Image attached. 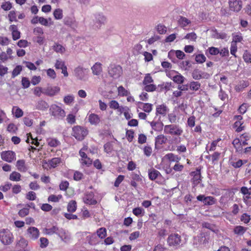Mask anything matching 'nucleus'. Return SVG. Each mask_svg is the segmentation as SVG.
<instances>
[{
    "instance_id": "1",
    "label": "nucleus",
    "mask_w": 251,
    "mask_h": 251,
    "mask_svg": "<svg viewBox=\"0 0 251 251\" xmlns=\"http://www.w3.org/2000/svg\"><path fill=\"white\" fill-rule=\"evenodd\" d=\"M14 236L8 229L0 230V242L4 246L10 245L14 242Z\"/></svg>"
},
{
    "instance_id": "2",
    "label": "nucleus",
    "mask_w": 251,
    "mask_h": 251,
    "mask_svg": "<svg viewBox=\"0 0 251 251\" xmlns=\"http://www.w3.org/2000/svg\"><path fill=\"white\" fill-rule=\"evenodd\" d=\"M164 133L173 136H180L183 133V129L178 125L170 124L165 125L163 129Z\"/></svg>"
},
{
    "instance_id": "3",
    "label": "nucleus",
    "mask_w": 251,
    "mask_h": 251,
    "mask_svg": "<svg viewBox=\"0 0 251 251\" xmlns=\"http://www.w3.org/2000/svg\"><path fill=\"white\" fill-rule=\"evenodd\" d=\"M88 134V130L85 127L76 126L73 128L72 135L77 140H83Z\"/></svg>"
},
{
    "instance_id": "4",
    "label": "nucleus",
    "mask_w": 251,
    "mask_h": 251,
    "mask_svg": "<svg viewBox=\"0 0 251 251\" xmlns=\"http://www.w3.org/2000/svg\"><path fill=\"white\" fill-rule=\"evenodd\" d=\"M89 70L82 66H78L74 70V75L77 80L86 81L88 78Z\"/></svg>"
},
{
    "instance_id": "5",
    "label": "nucleus",
    "mask_w": 251,
    "mask_h": 251,
    "mask_svg": "<svg viewBox=\"0 0 251 251\" xmlns=\"http://www.w3.org/2000/svg\"><path fill=\"white\" fill-rule=\"evenodd\" d=\"M50 112L51 116L58 119H63L66 116L65 110L55 104L50 105Z\"/></svg>"
},
{
    "instance_id": "6",
    "label": "nucleus",
    "mask_w": 251,
    "mask_h": 251,
    "mask_svg": "<svg viewBox=\"0 0 251 251\" xmlns=\"http://www.w3.org/2000/svg\"><path fill=\"white\" fill-rule=\"evenodd\" d=\"M108 74L113 78H118L123 74L122 68L120 65H111L108 68Z\"/></svg>"
},
{
    "instance_id": "7",
    "label": "nucleus",
    "mask_w": 251,
    "mask_h": 251,
    "mask_svg": "<svg viewBox=\"0 0 251 251\" xmlns=\"http://www.w3.org/2000/svg\"><path fill=\"white\" fill-rule=\"evenodd\" d=\"M167 242L170 246H179L182 244L181 236L177 233L171 234L167 239Z\"/></svg>"
},
{
    "instance_id": "8",
    "label": "nucleus",
    "mask_w": 251,
    "mask_h": 251,
    "mask_svg": "<svg viewBox=\"0 0 251 251\" xmlns=\"http://www.w3.org/2000/svg\"><path fill=\"white\" fill-rule=\"evenodd\" d=\"M0 156L3 160L9 163L16 159V154L11 151H2L0 153Z\"/></svg>"
},
{
    "instance_id": "9",
    "label": "nucleus",
    "mask_w": 251,
    "mask_h": 251,
    "mask_svg": "<svg viewBox=\"0 0 251 251\" xmlns=\"http://www.w3.org/2000/svg\"><path fill=\"white\" fill-rule=\"evenodd\" d=\"M61 162L60 158L55 157L49 160L48 162L44 161L43 162V167L45 169H48L51 168H55Z\"/></svg>"
},
{
    "instance_id": "10",
    "label": "nucleus",
    "mask_w": 251,
    "mask_h": 251,
    "mask_svg": "<svg viewBox=\"0 0 251 251\" xmlns=\"http://www.w3.org/2000/svg\"><path fill=\"white\" fill-rule=\"evenodd\" d=\"M26 235L29 239L36 240L39 237L40 231L37 227L31 226L27 228Z\"/></svg>"
},
{
    "instance_id": "11",
    "label": "nucleus",
    "mask_w": 251,
    "mask_h": 251,
    "mask_svg": "<svg viewBox=\"0 0 251 251\" xmlns=\"http://www.w3.org/2000/svg\"><path fill=\"white\" fill-rule=\"evenodd\" d=\"M83 201L88 204L93 205L97 203V201L92 191L87 192L83 198Z\"/></svg>"
},
{
    "instance_id": "12",
    "label": "nucleus",
    "mask_w": 251,
    "mask_h": 251,
    "mask_svg": "<svg viewBox=\"0 0 251 251\" xmlns=\"http://www.w3.org/2000/svg\"><path fill=\"white\" fill-rule=\"evenodd\" d=\"M60 90L58 86H48L44 88V94L52 97L57 94Z\"/></svg>"
},
{
    "instance_id": "13",
    "label": "nucleus",
    "mask_w": 251,
    "mask_h": 251,
    "mask_svg": "<svg viewBox=\"0 0 251 251\" xmlns=\"http://www.w3.org/2000/svg\"><path fill=\"white\" fill-rule=\"evenodd\" d=\"M230 10L235 12L239 11L242 7L241 0H230L229 1Z\"/></svg>"
},
{
    "instance_id": "14",
    "label": "nucleus",
    "mask_w": 251,
    "mask_h": 251,
    "mask_svg": "<svg viewBox=\"0 0 251 251\" xmlns=\"http://www.w3.org/2000/svg\"><path fill=\"white\" fill-rule=\"evenodd\" d=\"M37 21H39L42 25L46 26L50 25L52 24V20L50 17L44 18L43 17H39V19H38V17H36L32 20L31 22L32 23H36Z\"/></svg>"
},
{
    "instance_id": "15",
    "label": "nucleus",
    "mask_w": 251,
    "mask_h": 251,
    "mask_svg": "<svg viewBox=\"0 0 251 251\" xmlns=\"http://www.w3.org/2000/svg\"><path fill=\"white\" fill-rule=\"evenodd\" d=\"M87 119L88 122L92 125H98L100 122V116L95 113H88L87 114Z\"/></svg>"
},
{
    "instance_id": "16",
    "label": "nucleus",
    "mask_w": 251,
    "mask_h": 251,
    "mask_svg": "<svg viewBox=\"0 0 251 251\" xmlns=\"http://www.w3.org/2000/svg\"><path fill=\"white\" fill-rule=\"evenodd\" d=\"M83 236L86 237V242L90 245H96L98 243V238L94 234L85 232L83 233Z\"/></svg>"
},
{
    "instance_id": "17",
    "label": "nucleus",
    "mask_w": 251,
    "mask_h": 251,
    "mask_svg": "<svg viewBox=\"0 0 251 251\" xmlns=\"http://www.w3.org/2000/svg\"><path fill=\"white\" fill-rule=\"evenodd\" d=\"M57 234L65 242H68L71 239L70 233L62 228L58 229Z\"/></svg>"
},
{
    "instance_id": "18",
    "label": "nucleus",
    "mask_w": 251,
    "mask_h": 251,
    "mask_svg": "<svg viewBox=\"0 0 251 251\" xmlns=\"http://www.w3.org/2000/svg\"><path fill=\"white\" fill-rule=\"evenodd\" d=\"M79 155L81 157L80 162L82 165L89 166L92 164V160L87 156L86 153H83L81 151L79 152Z\"/></svg>"
},
{
    "instance_id": "19",
    "label": "nucleus",
    "mask_w": 251,
    "mask_h": 251,
    "mask_svg": "<svg viewBox=\"0 0 251 251\" xmlns=\"http://www.w3.org/2000/svg\"><path fill=\"white\" fill-rule=\"evenodd\" d=\"M169 108L165 104H162L158 105L156 108V115L157 116L160 115L162 116H165L169 112Z\"/></svg>"
},
{
    "instance_id": "20",
    "label": "nucleus",
    "mask_w": 251,
    "mask_h": 251,
    "mask_svg": "<svg viewBox=\"0 0 251 251\" xmlns=\"http://www.w3.org/2000/svg\"><path fill=\"white\" fill-rule=\"evenodd\" d=\"M109 106L111 109L117 110L120 113L121 110H123L124 106L120 105L119 102L116 100H112L109 102Z\"/></svg>"
},
{
    "instance_id": "21",
    "label": "nucleus",
    "mask_w": 251,
    "mask_h": 251,
    "mask_svg": "<svg viewBox=\"0 0 251 251\" xmlns=\"http://www.w3.org/2000/svg\"><path fill=\"white\" fill-rule=\"evenodd\" d=\"M9 29L12 32V38L14 40H17L20 38L21 33L18 30L17 26L14 25H11L9 27Z\"/></svg>"
},
{
    "instance_id": "22",
    "label": "nucleus",
    "mask_w": 251,
    "mask_h": 251,
    "mask_svg": "<svg viewBox=\"0 0 251 251\" xmlns=\"http://www.w3.org/2000/svg\"><path fill=\"white\" fill-rule=\"evenodd\" d=\"M16 249H29L27 241L23 237L21 238L16 243Z\"/></svg>"
},
{
    "instance_id": "23",
    "label": "nucleus",
    "mask_w": 251,
    "mask_h": 251,
    "mask_svg": "<svg viewBox=\"0 0 251 251\" xmlns=\"http://www.w3.org/2000/svg\"><path fill=\"white\" fill-rule=\"evenodd\" d=\"M192 76L193 78L198 80L202 78H207L208 77L209 75L199 70H195L192 74Z\"/></svg>"
},
{
    "instance_id": "24",
    "label": "nucleus",
    "mask_w": 251,
    "mask_h": 251,
    "mask_svg": "<svg viewBox=\"0 0 251 251\" xmlns=\"http://www.w3.org/2000/svg\"><path fill=\"white\" fill-rule=\"evenodd\" d=\"M149 123L152 129L155 131H160L164 128V125L162 122L152 121Z\"/></svg>"
},
{
    "instance_id": "25",
    "label": "nucleus",
    "mask_w": 251,
    "mask_h": 251,
    "mask_svg": "<svg viewBox=\"0 0 251 251\" xmlns=\"http://www.w3.org/2000/svg\"><path fill=\"white\" fill-rule=\"evenodd\" d=\"M205 240V238L202 235V234H201L200 235L198 236L195 237L194 238L193 240V245L196 246V247H199L201 245L204 243Z\"/></svg>"
},
{
    "instance_id": "26",
    "label": "nucleus",
    "mask_w": 251,
    "mask_h": 251,
    "mask_svg": "<svg viewBox=\"0 0 251 251\" xmlns=\"http://www.w3.org/2000/svg\"><path fill=\"white\" fill-rule=\"evenodd\" d=\"M16 166L17 169L21 172H25L27 170V168L25 164V161L23 159L18 160L16 162Z\"/></svg>"
},
{
    "instance_id": "27",
    "label": "nucleus",
    "mask_w": 251,
    "mask_h": 251,
    "mask_svg": "<svg viewBox=\"0 0 251 251\" xmlns=\"http://www.w3.org/2000/svg\"><path fill=\"white\" fill-rule=\"evenodd\" d=\"M92 73L94 75H98L102 72L101 64L96 62L91 68Z\"/></svg>"
},
{
    "instance_id": "28",
    "label": "nucleus",
    "mask_w": 251,
    "mask_h": 251,
    "mask_svg": "<svg viewBox=\"0 0 251 251\" xmlns=\"http://www.w3.org/2000/svg\"><path fill=\"white\" fill-rule=\"evenodd\" d=\"M165 158L168 159L170 162L178 163L180 160V157L173 153H169L165 155Z\"/></svg>"
},
{
    "instance_id": "29",
    "label": "nucleus",
    "mask_w": 251,
    "mask_h": 251,
    "mask_svg": "<svg viewBox=\"0 0 251 251\" xmlns=\"http://www.w3.org/2000/svg\"><path fill=\"white\" fill-rule=\"evenodd\" d=\"M36 109L39 110H45L48 107V104L43 100H40L36 104Z\"/></svg>"
},
{
    "instance_id": "30",
    "label": "nucleus",
    "mask_w": 251,
    "mask_h": 251,
    "mask_svg": "<svg viewBox=\"0 0 251 251\" xmlns=\"http://www.w3.org/2000/svg\"><path fill=\"white\" fill-rule=\"evenodd\" d=\"M12 113L16 118L22 117L24 115L23 110L18 106H14L12 109Z\"/></svg>"
},
{
    "instance_id": "31",
    "label": "nucleus",
    "mask_w": 251,
    "mask_h": 251,
    "mask_svg": "<svg viewBox=\"0 0 251 251\" xmlns=\"http://www.w3.org/2000/svg\"><path fill=\"white\" fill-rule=\"evenodd\" d=\"M232 144L237 151L239 152H242L243 151V147L242 145L241 141H240L239 139H235L232 142Z\"/></svg>"
},
{
    "instance_id": "32",
    "label": "nucleus",
    "mask_w": 251,
    "mask_h": 251,
    "mask_svg": "<svg viewBox=\"0 0 251 251\" xmlns=\"http://www.w3.org/2000/svg\"><path fill=\"white\" fill-rule=\"evenodd\" d=\"M47 143L48 146L51 147H57L60 144V142L57 139L54 138H48Z\"/></svg>"
},
{
    "instance_id": "33",
    "label": "nucleus",
    "mask_w": 251,
    "mask_h": 251,
    "mask_svg": "<svg viewBox=\"0 0 251 251\" xmlns=\"http://www.w3.org/2000/svg\"><path fill=\"white\" fill-rule=\"evenodd\" d=\"M247 228L241 226H236L234 228V232L238 235H242L247 231Z\"/></svg>"
},
{
    "instance_id": "34",
    "label": "nucleus",
    "mask_w": 251,
    "mask_h": 251,
    "mask_svg": "<svg viewBox=\"0 0 251 251\" xmlns=\"http://www.w3.org/2000/svg\"><path fill=\"white\" fill-rule=\"evenodd\" d=\"M117 91L118 96L120 97L128 96L130 94V92L122 86L118 87Z\"/></svg>"
},
{
    "instance_id": "35",
    "label": "nucleus",
    "mask_w": 251,
    "mask_h": 251,
    "mask_svg": "<svg viewBox=\"0 0 251 251\" xmlns=\"http://www.w3.org/2000/svg\"><path fill=\"white\" fill-rule=\"evenodd\" d=\"M53 50L57 53L63 54L65 52V48L62 45L58 43H55L53 46Z\"/></svg>"
},
{
    "instance_id": "36",
    "label": "nucleus",
    "mask_w": 251,
    "mask_h": 251,
    "mask_svg": "<svg viewBox=\"0 0 251 251\" xmlns=\"http://www.w3.org/2000/svg\"><path fill=\"white\" fill-rule=\"evenodd\" d=\"M76 121V113H70L66 118V121L69 124L73 125L75 123Z\"/></svg>"
},
{
    "instance_id": "37",
    "label": "nucleus",
    "mask_w": 251,
    "mask_h": 251,
    "mask_svg": "<svg viewBox=\"0 0 251 251\" xmlns=\"http://www.w3.org/2000/svg\"><path fill=\"white\" fill-rule=\"evenodd\" d=\"M119 113L120 114L124 113L125 118L127 120H129L132 117V114L130 112L129 109L127 106H124L123 110H121Z\"/></svg>"
},
{
    "instance_id": "38",
    "label": "nucleus",
    "mask_w": 251,
    "mask_h": 251,
    "mask_svg": "<svg viewBox=\"0 0 251 251\" xmlns=\"http://www.w3.org/2000/svg\"><path fill=\"white\" fill-rule=\"evenodd\" d=\"M21 175L17 172H13L9 176V179L14 181H19L21 180Z\"/></svg>"
},
{
    "instance_id": "39",
    "label": "nucleus",
    "mask_w": 251,
    "mask_h": 251,
    "mask_svg": "<svg viewBox=\"0 0 251 251\" xmlns=\"http://www.w3.org/2000/svg\"><path fill=\"white\" fill-rule=\"evenodd\" d=\"M243 40V37L240 33L232 34V41L231 42H234L237 44V43L242 42Z\"/></svg>"
},
{
    "instance_id": "40",
    "label": "nucleus",
    "mask_w": 251,
    "mask_h": 251,
    "mask_svg": "<svg viewBox=\"0 0 251 251\" xmlns=\"http://www.w3.org/2000/svg\"><path fill=\"white\" fill-rule=\"evenodd\" d=\"M58 228L55 226H53L50 228H46L44 229V232L48 235H52L54 233L57 234Z\"/></svg>"
},
{
    "instance_id": "41",
    "label": "nucleus",
    "mask_w": 251,
    "mask_h": 251,
    "mask_svg": "<svg viewBox=\"0 0 251 251\" xmlns=\"http://www.w3.org/2000/svg\"><path fill=\"white\" fill-rule=\"evenodd\" d=\"M189 89L192 91H198L201 87V84L197 81H192L189 84Z\"/></svg>"
},
{
    "instance_id": "42",
    "label": "nucleus",
    "mask_w": 251,
    "mask_h": 251,
    "mask_svg": "<svg viewBox=\"0 0 251 251\" xmlns=\"http://www.w3.org/2000/svg\"><path fill=\"white\" fill-rule=\"evenodd\" d=\"M221 139L220 138H218L214 141H213L210 144L209 146H207L206 148L209 149V151H214L216 150L217 146H219V142H220Z\"/></svg>"
},
{
    "instance_id": "43",
    "label": "nucleus",
    "mask_w": 251,
    "mask_h": 251,
    "mask_svg": "<svg viewBox=\"0 0 251 251\" xmlns=\"http://www.w3.org/2000/svg\"><path fill=\"white\" fill-rule=\"evenodd\" d=\"M76 202L75 201H70L67 206V210L70 212H74L76 209Z\"/></svg>"
},
{
    "instance_id": "44",
    "label": "nucleus",
    "mask_w": 251,
    "mask_h": 251,
    "mask_svg": "<svg viewBox=\"0 0 251 251\" xmlns=\"http://www.w3.org/2000/svg\"><path fill=\"white\" fill-rule=\"evenodd\" d=\"M184 79L185 78L180 74L177 73L175 75H174V77H173V80L177 84H181L184 82Z\"/></svg>"
},
{
    "instance_id": "45",
    "label": "nucleus",
    "mask_w": 251,
    "mask_h": 251,
    "mask_svg": "<svg viewBox=\"0 0 251 251\" xmlns=\"http://www.w3.org/2000/svg\"><path fill=\"white\" fill-rule=\"evenodd\" d=\"M160 173L156 170L153 169L149 172V176L151 180L155 179Z\"/></svg>"
},
{
    "instance_id": "46",
    "label": "nucleus",
    "mask_w": 251,
    "mask_h": 251,
    "mask_svg": "<svg viewBox=\"0 0 251 251\" xmlns=\"http://www.w3.org/2000/svg\"><path fill=\"white\" fill-rule=\"evenodd\" d=\"M243 117L241 115H237L234 117V120H236L234 123V127L237 128L240 126L243 125V122L242 121Z\"/></svg>"
},
{
    "instance_id": "47",
    "label": "nucleus",
    "mask_w": 251,
    "mask_h": 251,
    "mask_svg": "<svg viewBox=\"0 0 251 251\" xmlns=\"http://www.w3.org/2000/svg\"><path fill=\"white\" fill-rule=\"evenodd\" d=\"M26 142L28 143L34 144L37 147H38L39 145V142L37 141V140L36 139L33 138V137H32L30 133H29L28 135L27 138L26 140Z\"/></svg>"
},
{
    "instance_id": "48",
    "label": "nucleus",
    "mask_w": 251,
    "mask_h": 251,
    "mask_svg": "<svg viewBox=\"0 0 251 251\" xmlns=\"http://www.w3.org/2000/svg\"><path fill=\"white\" fill-rule=\"evenodd\" d=\"M153 82V79L151 75L150 74H147L145 75L144 77L143 84L145 85H147L148 84L152 83Z\"/></svg>"
},
{
    "instance_id": "49",
    "label": "nucleus",
    "mask_w": 251,
    "mask_h": 251,
    "mask_svg": "<svg viewBox=\"0 0 251 251\" xmlns=\"http://www.w3.org/2000/svg\"><path fill=\"white\" fill-rule=\"evenodd\" d=\"M166 138L163 134L158 135L155 138V143L160 145H162L165 143Z\"/></svg>"
},
{
    "instance_id": "50",
    "label": "nucleus",
    "mask_w": 251,
    "mask_h": 251,
    "mask_svg": "<svg viewBox=\"0 0 251 251\" xmlns=\"http://www.w3.org/2000/svg\"><path fill=\"white\" fill-rule=\"evenodd\" d=\"M62 198V196L61 195H58L57 196L51 195L48 198V201L51 202H58Z\"/></svg>"
},
{
    "instance_id": "51",
    "label": "nucleus",
    "mask_w": 251,
    "mask_h": 251,
    "mask_svg": "<svg viewBox=\"0 0 251 251\" xmlns=\"http://www.w3.org/2000/svg\"><path fill=\"white\" fill-rule=\"evenodd\" d=\"M243 58L246 63H251V53L247 50L245 51L243 55Z\"/></svg>"
},
{
    "instance_id": "52",
    "label": "nucleus",
    "mask_w": 251,
    "mask_h": 251,
    "mask_svg": "<svg viewBox=\"0 0 251 251\" xmlns=\"http://www.w3.org/2000/svg\"><path fill=\"white\" fill-rule=\"evenodd\" d=\"M22 70V67L20 65L17 66L13 70L12 73V77L13 78L15 77L18 75Z\"/></svg>"
},
{
    "instance_id": "53",
    "label": "nucleus",
    "mask_w": 251,
    "mask_h": 251,
    "mask_svg": "<svg viewBox=\"0 0 251 251\" xmlns=\"http://www.w3.org/2000/svg\"><path fill=\"white\" fill-rule=\"evenodd\" d=\"M143 105L142 109L146 112L150 113L152 109V104L149 103H140Z\"/></svg>"
},
{
    "instance_id": "54",
    "label": "nucleus",
    "mask_w": 251,
    "mask_h": 251,
    "mask_svg": "<svg viewBox=\"0 0 251 251\" xmlns=\"http://www.w3.org/2000/svg\"><path fill=\"white\" fill-rule=\"evenodd\" d=\"M215 201L213 197L208 196L205 197L203 203L205 205H211L215 203Z\"/></svg>"
},
{
    "instance_id": "55",
    "label": "nucleus",
    "mask_w": 251,
    "mask_h": 251,
    "mask_svg": "<svg viewBox=\"0 0 251 251\" xmlns=\"http://www.w3.org/2000/svg\"><path fill=\"white\" fill-rule=\"evenodd\" d=\"M97 235L101 239L105 237L106 235V230L105 228L101 227L97 230Z\"/></svg>"
},
{
    "instance_id": "56",
    "label": "nucleus",
    "mask_w": 251,
    "mask_h": 251,
    "mask_svg": "<svg viewBox=\"0 0 251 251\" xmlns=\"http://www.w3.org/2000/svg\"><path fill=\"white\" fill-rule=\"evenodd\" d=\"M248 86V83L245 81L241 82L239 84L236 85L235 87V89L236 91H241L244 88L247 87Z\"/></svg>"
},
{
    "instance_id": "57",
    "label": "nucleus",
    "mask_w": 251,
    "mask_h": 251,
    "mask_svg": "<svg viewBox=\"0 0 251 251\" xmlns=\"http://www.w3.org/2000/svg\"><path fill=\"white\" fill-rule=\"evenodd\" d=\"M46 71L48 77L52 79H54L56 78V74L53 69L50 68L48 70H46Z\"/></svg>"
},
{
    "instance_id": "58",
    "label": "nucleus",
    "mask_w": 251,
    "mask_h": 251,
    "mask_svg": "<svg viewBox=\"0 0 251 251\" xmlns=\"http://www.w3.org/2000/svg\"><path fill=\"white\" fill-rule=\"evenodd\" d=\"M178 23L181 26L184 27L189 24L190 21L185 17H181L178 20Z\"/></svg>"
},
{
    "instance_id": "59",
    "label": "nucleus",
    "mask_w": 251,
    "mask_h": 251,
    "mask_svg": "<svg viewBox=\"0 0 251 251\" xmlns=\"http://www.w3.org/2000/svg\"><path fill=\"white\" fill-rule=\"evenodd\" d=\"M156 89L155 85L151 83L145 85L144 90L147 92H153Z\"/></svg>"
},
{
    "instance_id": "60",
    "label": "nucleus",
    "mask_w": 251,
    "mask_h": 251,
    "mask_svg": "<svg viewBox=\"0 0 251 251\" xmlns=\"http://www.w3.org/2000/svg\"><path fill=\"white\" fill-rule=\"evenodd\" d=\"M8 68L0 62V76H3L8 73Z\"/></svg>"
},
{
    "instance_id": "61",
    "label": "nucleus",
    "mask_w": 251,
    "mask_h": 251,
    "mask_svg": "<svg viewBox=\"0 0 251 251\" xmlns=\"http://www.w3.org/2000/svg\"><path fill=\"white\" fill-rule=\"evenodd\" d=\"M156 30L159 34H165L167 31L166 27L161 24H159L156 26Z\"/></svg>"
},
{
    "instance_id": "62",
    "label": "nucleus",
    "mask_w": 251,
    "mask_h": 251,
    "mask_svg": "<svg viewBox=\"0 0 251 251\" xmlns=\"http://www.w3.org/2000/svg\"><path fill=\"white\" fill-rule=\"evenodd\" d=\"M196 61L198 63H202L205 61L206 57L203 54H199L196 56Z\"/></svg>"
},
{
    "instance_id": "63",
    "label": "nucleus",
    "mask_w": 251,
    "mask_h": 251,
    "mask_svg": "<svg viewBox=\"0 0 251 251\" xmlns=\"http://www.w3.org/2000/svg\"><path fill=\"white\" fill-rule=\"evenodd\" d=\"M74 100V97L72 95H69L64 98V102L67 104H70Z\"/></svg>"
},
{
    "instance_id": "64",
    "label": "nucleus",
    "mask_w": 251,
    "mask_h": 251,
    "mask_svg": "<svg viewBox=\"0 0 251 251\" xmlns=\"http://www.w3.org/2000/svg\"><path fill=\"white\" fill-rule=\"evenodd\" d=\"M197 35L195 32H191L188 34H187L185 37L184 39L189 40L190 41H195L197 39Z\"/></svg>"
}]
</instances>
